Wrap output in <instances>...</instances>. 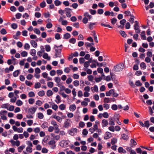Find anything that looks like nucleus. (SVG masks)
Instances as JSON below:
<instances>
[{
  "instance_id": "nucleus-58",
  "label": "nucleus",
  "mask_w": 154,
  "mask_h": 154,
  "mask_svg": "<svg viewBox=\"0 0 154 154\" xmlns=\"http://www.w3.org/2000/svg\"><path fill=\"white\" fill-rule=\"evenodd\" d=\"M117 142V139L116 138H113L111 140V143L112 145L114 144Z\"/></svg>"
},
{
  "instance_id": "nucleus-49",
  "label": "nucleus",
  "mask_w": 154,
  "mask_h": 154,
  "mask_svg": "<svg viewBox=\"0 0 154 154\" xmlns=\"http://www.w3.org/2000/svg\"><path fill=\"white\" fill-rule=\"evenodd\" d=\"M89 11L92 15H94L96 13V11L95 10L90 9Z\"/></svg>"
},
{
  "instance_id": "nucleus-26",
  "label": "nucleus",
  "mask_w": 154,
  "mask_h": 154,
  "mask_svg": "<svg viewBox=\"0 0 154 154\" xmlns=\"http://www.w3.org/2000/svg\"><path fill=\"white\" fill-rule=\"evenodd\" d=\"M113 91L112 92V94L113 97H116L118 96V94L115 92V90L114 89H112Z\"/></svg>"
},
{
  "instance_id": "nucleus-53",
  "label": "nucleus",
  "mask_w": 154,
  "mask_h": 154,
  "mask_svg": "<svg viewBox=\"0 0 154 154\" xmlns=\"http://www.w3.org/2000/svg\"><path fill=\"white\" fill-rule=\"evenodd\" d=\"M126 22V21L125 19H123L120 21V23L122 25L124 26Z\"/></svg>"
},
{
  "instance_id": "nucleus-56",
  "label": "nucleus",
  "mask_w": 154,
  "mask_h": 154,
  "mask_svg": "<svg viewBox=\"0 0 154 154\" xmlns=\"http://www.w3.org/2000/svg\"><path fill=\"white\" fill-rule=\"evenodd\" d=\"M21 14L18 13H17L15 15L16 18L17 19H19L21 17Z\"/></svg>"
},
{
  "instance_id": "nucleus-10",
  "label": "nucleus",
  "mask_w": 154,
  "mask_h": 154,
  "mask_svg": "<svg viewBox=\"0 0 154 154\" xmlns=\"http://www.w3.org/2000/svg\"><path fill=\"white\" fill-rule=\"evenodd\" d=\"M111 136L112 134L110 133L109 132H106L105 133V136L104 137V138L106 140L111 137Z\"/></svg>"
},
{
  "instance_id": "nucleus-28",
  "label": "nucleus",
  "mask_w": 154,
  "mask_h": 154,
  "mask_svg": "<svg viewBox=\"0 0 154 154\" xmlns=\"http://www.w3.org/2000/svg\"><path fill=\"white\" fill-rule=\"evenodd\" d=\"M48 124L47 122H44L42 125L41 127H42L43 128L45 129L48 127Z\"/></svg>"
},
{
  "instance_id": "nucleus-29",
  "label": "nucleus",
  "mask_w": 154,
  "mask_h": 154,
  "mask_svg": "<svg viewBox=\"0 0 154 154\" xmlns=\"http://www.w3.org/2000/svg\"><path fill=\"white\" fill-rule=\"evenodd\" d=\"M99 124V122L98 121H96L95 122V124L93 126V128L96 130H98V126L97 125Z\"/></svg>"
},
{
  "instance_id": "nucleus-23",
  "label": "nucleus",
  "mask_w": 154,
  "mask_h": 154,
  "mask_svg": "<svg viewBox=\"0 0 154 154\" xmlns=\"http://www.w3.org/2000/svg\"><path fill=\"white\" fill-rule=\"evenodd\" d=\"M14 106H4L3 108H5L10 111H13L14 109Z\"/></svg>"
},
{
  "instance_id": "nucleus-33",
  "label": "nucleus",
  "mask_w": 154,
  "mask_h": 154,
  "mask_svg": "<svg viewBox=\"0 0 154 154\" xmlns=\"http://www.w3.org/2000/svg\"><path fill=\"white\" fill-rule=\"evenodd\" d=\"M140 67L141 68L145 69L146 68V66L145 63L144 62L141 63L140 65Z\"/></svg>"
},
{
  "instance_id": "nucleus-61",
  "label": "nucleus",
  "mask_w": 154,
  "mask_h": 154,
  "mask_svg": "<svg viewBox=\"0 0 154 154\" xmlns=\"http://www.w3.org/2000/svg\"><path fill=\"white\" fill-rule=\"evenodd\" d=\"M35 16L37 18H39L41 16V14L40 13L36 12L35 13Z\"/></svg>"
},
{
  "instance_id": "nucleus-22",
  "label": "nucleus",
  "mask_w": 154,
  "mask_h": 154,
  "mask_svg": "<svg viewBox=\"0 0 154 154\" xmlns=\"http://www.w3.org/2000/svg\"><path fill=\"white\" fill-rule=\"evenodd\" d=\"M120 34L124 38H125L127 36V34L125 33V31L121 30L119 32Z\"/></svg>"
},
{
  "instance_id": "nucleus-47",
  "label": "nucleus",
  "mask_w": 154,
  "mask_h": 154,
  "mask_svg": "<svg viewBox=\"0 0 154 154\" xmlns=\"http://www.w3.org/2000/svg\"><path fill=\"white\" fill-rule=\"evenodd\" d=\"M135 85L137 86H141L142 84L139 80H137L135 82Z\"/></svg>"
},
{
  "instance_id": "nucleus-16",
  "label": "nucleus",
  "mask_w": 154,
  "mask_h": 154,
  "mask_svg": "<svg viewBox=\"0 0 154 154\" xmlns=\"http://www.w3.org/2000/svg\"><path fill=\"white\" fill-rule=\"evenodd\" d=\"M130 145L131 147H133L134 146L136 145L137 144L136 142L133 139H132L130 141Z\"/></svg>"
},
{
  "instance_id": "nucleus-25",
  "label": "nucleus",
  "mask_w": 154,
  "mask_h": 154,
  "mask_svg": "<svg viewBox=\"0 0 154 154\" xmlns=\"http://www.w3.org/2000/svg\"><path fill=\"white\" fill-rule=\"evenodd\" d=\"M43 57L45 59H47L48 60H49L50 59V57H48V54L47 53H45L43 55Z\"/></svg>"
},
{
  "instance_id": "nucleus-21",
  "label": "nucleus",
  "mask_w": 154,
  "mask_h": 154,
  "mask_svg": "<svg viewBox=\"0 0 154 154\" xmlns=\"http://www.w3.org/2000/svg\"><path fill=\"white\" fill-rule=\"evenodd\" d=\"M36 51L34 49H32L31 50L30 53V54L32 56L36 55Z\"/></svg>"
},
{
  "instance_id": "nucleus-32",
  "label": "nucleus",
  "mask_w": 154,
  "mask_h": 154,
  "mask_svg": "<svg viewBox=\"0 0 154 154\" xmlns=\"http://www.w3.org/2000/svg\"><path fill=\"white\" fill-rule=\"evenodd\" d=\"M54 3L56 6H58L61 4V2L59 0H55L54 1Z\"/></svg>"
},
{
  "instance_id": "nucleus-48",
  "label": "nucleus",
  "mask_w": 154,
  "mask_h": 154,
  "mask_svg": "<svg viewBox=\"0 0 154 154\" xmlns=\"http://www.w3.org/2000/svg\"><path fill=\"white\" fill-rule=\"evenodd\" d=\"M41 86V84L39 82L36 83L34 85V87L35 89L39 88Z\"/></svg>"
},
{
  "instance_id": "nucleus-36",
  "label": "nucleus",
  "mask_w": 154,
  "mask_h": 154,
  "mask_svg": "<svg viewBox=\"0 0 154 154\" xmlns=\"http://www.w3.org/2000/svg\"><path fill=\"white\" fill-rule=\"evenodd\" d=\"M122 137L123 139L126 140H127L128 139V136L125 134H123L122 135Z\"/></svg>"
},
{
  "instance_id": "nucleus-60",
  "label": "nucleus",
  "mask_w": 154,
  "mask_h": 154,
  "mask_svg": "<svg viewBox=\"0 0 154 154\" xmlns=\"http://www.w3.org/2000/svg\"><path fill=\"white\" fill-rule=\"evenodd\" d=\"M56 142L54 140L50 141L48 143V144L49 145H53L55 144Z\"/></svg>"
},
{
  "instance_id": "nucleus-52",
  "label": "nucleus",
  "mask_w": 154,
  "mask_h": 154,
  "mask_svg": "<svg viewBox=\"0 0 154 154\" xmlns=\"http://www.w3.org/2000/svg\"><path fill=\"white\" fill-rule=\"evenodd\" d=\"M38 117L40 119H42L44 117V115L41 112L38 113Z\"/></svg>"
},
{
  "instance_id": "nucleus-63",
  "label": "nucleus",
  "mask_w": 154,
  "mask_h": 154,
  "mask_svg": "<svg viewBox=\"0 0 154 154\" xmlns=\"http://www.w3.org/2000/svg\"><path fill=\"white\" fill-rule=\"evenodd\" d=\"M53 83L52 82H49L47 83V85L50 88H52L53 86Z\"/></svg>"
},
{
  "instance_id": "nucleus-39",
  "label": "nucleus",
  "mask_w": 154,
  "mask_h": 154,
  "mask_svg": "<svg viewBox=\"0 0 154 154\" xmlns=\"http://www.w3.org/2000/svg\"><path fill=\"white\" fill-rule=\"evenodd\" d=\"M111 23L113 24H115L117 20L116 18H113L112 19H111Z\"/></svg>"
},
{
  "instance_id": "nucleus-18",
  "label": "nucleus",
  "mask_w": 154,
  "mask_h": 154,
  "mask_svg": "<svg viewBox=\"0 0 154 154\" xmlns=\"http://www.w3.org/2000/svg\"><path fill=\"white\" fill-rule=\"evenodd\" d=\"M20 69H19L14 72L13 74V76L15 77H16L18 76L19 74L20 73Z\"/></svg>"
},
{
  "instance_id": "nucleus-4",
  "label": "nucleus",
  "mask_w": 154,
  "mask_h": 154,
  "mask_svg": "<svg viewBox=\"0 0 154 154\" xmlns=\"http://www.w3.org/2000/svg\"><path fill=\"white\" fill-rule=\"evenodd\" d=\"M69 142V140H62L60 142V145L62 147H67Z\"/></svg>"
},
{
  "instance_id": "nucleus-6",
  "label": "nucleus",
  "mask_w": 154,
  "mask_h": 154,
  "mask_svg": "<svg viewBox=\"0 0 154 154\" xmlns=\"http://www.w3.org/2000/svg\"><path fill=\"white\" fill-rule=\"evenodd\" d=\"M77 129L76 128H71L69 131V134L72 136H74L76 134Z\"/></svg>"
},
{
  "instance_id": "nucleus-41",
  "label": "nucleus",
  "mask_w": 154,
  "mask_h": 154,
  "mask_svg": "<svg viewBox=\"0 0 154 154\" xmlns=\"http://www.w3.org/2000/svg\"><path fill=\"white\" fill-rule=\"evenodd\" d=\"M28 95L29 97H33L35 96L34 93L33 91H30L28 93Z\"/></svg>"
},
{
  "instance_id": "nucleus-38",
  "label": "nucleus",
  "mask_w": 154,
  "mask_h": 154,
  "mask_svg": "<svg viewBox=\"0 0 154 154\" xmlns=\"http://www.w3.org/2000/svg\"><path fill=\"white\" fill-rule=\"evenodd\" d=\"M110 75L112 81H115L116 79L115 77V75H114L113 73L112 72H110Z\"/></svg>"
},
{
  "instance_id": "nucleus-40",
  "label": "nucleus",
  "mask_w": 154,
  "mask_h": 154,
  "mask_svg": "<svg viewBox=\"0 0 154 154\" xmlns=\"http://www.w3.org/2000/svg\"><path fill=\"white\" fill-rule=\"evenodd\" d=\"M56 98L57 100H55V101L57 103H59L60 102V96L59 95H57L56 96Z\"/></svg>"
},
{
  "instance_id": "nucleus-42",
  "label": "nucleus",
  "mask_w": 154,
  "mask_h": 154,
  "mask_svg": "<svg viewBox=\"0 0 154 154\" xmlns=\"http://www.w3.org/2000/svg\"><path fill=\"white\" fill-rule=\"evenodd\" d=\"M26 151L30 153L32 152V147L27 146L26 148Z\"/></svg>"
},
{
  "instance_id": "nucleus-5",
  "label": "nucleus",
  "mask_w": 154,
  "mask_h": 154,
  "mask_svg": "<svg viewBox=\"0 0 154 154\" xmlns=\"http://www.w3.org/2000/svg\"><path fill=\"white\" fill-rule=\"evenodd\" d=\"M66 13V15L68 17H70L71 16V13L72 11V9L69 8H66L64 9Z\"/></svg>"
},
{
  "instance_id": "nucleus-13",
  "label": "nucleus",
  "mask_w": 154,
  "mask_h": 154,
  "mask_svg": "<svg viewBox=\"0 0 154 154\" xmlns=\"http://www.w3.org/2000/svg\"><path fill=\"white\" fill-rule=\"evenodd\" d=\"M36 109L37 108L35 107H32L29 109L28 110V111L29 112L33 114L35 112Z\"/></svg>"
},
{
  "instance_id": "nucleus-46",
  "label": "nucleus",
  "mask_w": 154,
  "mask_h": 154,
  "mask_svg": "<svg viewBox=\"0 0 154 154\" xmlns=\"http://www.w3.org/2000/svg\"><path fill=\"white\" fill-rule=\"evenodd\" d=\"M46 5V4L45 2L43 1L40 4V6L41 8H44L45 7Z\"/></svg>"
},
{
  "instance_id": "nucleus-17",
  "label": "nucleus",
  "mask_w": 154,
  "mask_h": 154,
  "mask_svg": "<svg viewBox=\"0 0 154 154\" xmlns=\"http://www.w3.org/2000/svg\"><path fill=\"white\" fill-rule=\"evenodd\" d=\"M102 123L103 127H106L108 125V122L106 119H103L102 120Z\"/></svg>"
},
{
  "instance_id": "nucleus-43",
  "label": "nucleus",
  "mask_w": 154,
  "mask_h": 154,
  "mask_svg": "<svg viewBox=\"0 0 154 154\" xmlns=\"http://www.w3.org/2000/svg\"><path fill=\"white\" fill-rule=\"evenodd\" d=\"M21 54L22 57H25L27 55V53L26 51H23L21 53Z\"/></svg>"
},
{
  "instance_id": "nucleus-57",
  "label": "nucleus",
  "mask_w": 154,
  "mask_h": 154,
  "mask_svg": "<svg viewBox=\"0 0 154 154\" xmlns=\"http://www.w3.org/2000/svg\"><path fill=\"white\" fill-rule=\"evenodd\" d=\"M11 27L14 29H15L17 27V24L13 23L11 24Z\"/></svg>"
},
{
  "instance_id": "nucleus-12",
  "label": "nucleus",
  "mask_w": 154,
  "mask_h": 154,
  "mask_svg": "<svg viewBox=\"0 0 154 154\" xmlns=\"http://www.w3.org/2000/svg\"><path fill=\"white\" fill-rule=\"evenodd\" d=\"M96 25L95 23H90L88 24V28L91 30H92L94 27V26Z\"/></svg>"
},
{
  "instance_id": "nucleus-34",
  "label": "nucleus",
  "mask_w": 154,
  "mask_h": 154,
  "mask_svg": "<svg viewBox=\"0 0 154 154\" xmlns=\"http://www.w3.org/2000/svg\"><path fill=\"white\" fill-rule=\"evenodd\" d=\"M45 50L47 52H49L51 50V47L49 45H46L45 46Z\"/></svg>"
},
{
  "instance_id": "nucleus-31",
  "label": "nucleus",
  "mask_w": 154,
  "mask_h": 154,
  "mask_svg": "<svg viewBox=\"0 0 154 154\" xmlns=\"http://www.w3.org/2000/svg\"><path fill=\"white\" fill-rule=\"evenodd\" d=\"M55 81L56 82L57 84L59 85V83L61 81V79L59 77H55Z\"/></svg>"
},
{
  "instance_id": "nucleus-3",
  "label": "nucleus",
  "mask_w": 154,
  "mask_h": 154,
  "mask_svg": "<svg viewBox=\"0 0 154 154\" xmlns=\"http://www.w3.org/2000/svg\"><path fill=\"white\" fill-rule=\"evenodd\" d=\"M54 48V49L56 51V53L55 54V57H61V52L62 48H60L59 49H58L55 48Z\"/></svg>"
},
{
  "instance_id": "nucleus-8",
  "label": "nucleus",
  "mask_w": 154,
  "mask_h": 154,
  "mask_svg": "<svg viewBox=\"0 0 154 154\" xmlns=\"http://www.w3.org/2000/svg\"><path fill=\"white\" fill-rule=\"evenodd\" d=\"M51 124L54 126V129H58L59 125L57 124V123L54 120L51 121Z\"/></svg>"
},
{
  "instance_id": "nucleus-45",
  "label": "nucleus",
  "mask_w": 154,
  "mask_h": 154,
  "mask_svg": "<svg viewBox=\"0 0 154 154\" xmlns=\"http://www.w3.org/2000/svg\"><path fill=\"white\" fill-rule=\"evenodd\" d=\"M16 105L18 106H20L23 104V102L20 100H18L16 102Z\"/></svg>"
},
{
  "instance_id": "nucleus-62",
  "label": "nucleus",
  "mask_w": 154,
  "mask_h": 154,
  "mask_svg": "<svg viewBox=\"0 0 154 154\" xmlns=\"http://www.w3.org/2000/svg\"><path fill=\"white\" fill-rule=\"evenodd\" d=\"M131 25L129 22H127L125 24V28L126 29H129L130 28Z\"/></svg>"
},
{
  "instance_id": "nucleus-20",
  "label": "nucleus",
  "mask_w": 154,
  "mask_h": 154,
  "mask_svg": "<svg viewBox=\"0 0 154 154\" xmlns=\"http://www.w3.org/2000/svg\"><path fill=\"white\" fill-rule=\"evenodd\" d=\"M93 33L95 42L97 43L98 42V41L95 32L94 31H93Z\"/></svg>"
},
{
  "instance_id": "nucleus-55",
  "label": "nucleus",
  "mask_w": 154,
  "mask_h": 154,
  "mask_svg": "<svg viewBox=\"0 0 154 154\" xmlns=\"http://www.w3.org/2000/svg\"><path fill=\"white\" fill-rule=\"evenodd\" d=\"M24 48L26 50H29L30 48V45L28 43H26L24 46Z\"/></svg>"
},
{
  "instance_id": "nucleus-59",
  "label": "nucleus",
  "mask_w": 154,
  "mask_h": 154,
  "mask_svg": "<svg viewBox=\"0 0 154 154\" xmlns=\"http://www.w3.org/2000/svg\"><path fill=\"white\" fill-rule=\"evenodd\" d=\"M10 9L11 11L12 12L16 11L17 10L16 7L14 6H11L10 7Z\"/></svg>"
},
{
  "instance_id": "nucleus-15",
  "label": "nucleus",
  "mask_w": 154,
  "mask_h": 154,
  "mask_svg": "<svg viewBox=\"0 0 154 154\" xmlns=\"http://www.w3.org/2000/svg\"><path fill=\"white\" fill-rule=\"evenodd\" d=\"M30 43L32 46L34 48H36L37 47V43L34 41L32 40L30 41Z\"/></svg>"
},
{
  "instance_id": "nucleus-24",
  "label": "nucleus",
  "mask_w": 154,
  "mask_h": 154,
  "mask_svg": "<svg viewBox=\"0 0 154 154\" xmlns=\"http://www.w3.org/2000/svg\"><path fill=\"white\" fill-rule=\"evenodd\" d=\"M71 36L70 34L68 33H66L64 35L63 38L66 39H68Z\"/></svg>"
},
{
  "instance_id": "nucleus-37",
  "label": "nucleus",
  "mask_w": 154,
  "mask_h": 154,
  "mask_svg": "<svg viewBox=\"0 0 154 154\" xmlns=\"http://www.w3.org/2000/svg\"><path fill=\"white\" fill-rule=\"evenodd\" d=\"M113 91L112 89L109 90L108 91H106V96H109L111 94H112V92Z\"/></svg>"
},
{
  "instance_id": "nucleus-19",
  "label": "nucleus",
  "mask_w": 154,
  "mask_h": 154,
  "mask_svg": "<svg viewBox=\"0 0 154 154\" xmlns=\"http://www.w3.org/2000/svg\"><path fill=\"white\" fill-rule=\"evenodd\" d=\"M118 152L119 153L122 152L123 153H126V151L122 147H119L118 148Z\"/></svg>"
},
{
  "instance_id": "nucleus-2",
  "label": "nucleus",
  "mask_w": 154,
  "mask_h": 154,
  "mask_svg": "<svg viewBox=\"0 0 154 154\" xmlns=\"http://www.w3.org/2000/svg\"><path fill=\"white\" fill-rule=\"evenodd\" d=\"M72 122L69 119H66L63 123V127L65 128H67L70 126Z\"/></svg>"
},
{
  "instance_id": "nucleus-35",
  "label": "nucleus",
  "mask_w": 154,
  "mask_h": 154,
  "mask_svg": "<svg viewBox=\"0 0 154 154\" xmlns=\"http://www.w3.org/2000/svg\"><path fill=\"white\" fill-rule=\"evenodd\" d=\"M45 92L43 90L39 91L38 93V95L40 97H42L45 95Z\"/></svg>"
},
{
  "instance_id": "nucleus-44",
  "label": "nucleus",
  "mask_w": 154,
  "mask_h": 154,
  "mask_svg": "<svg viewBox=\"0 0 154 154\" xmlns=\"http://www.w3.org/2000/svg\"><path fill=\"white\" fill-rule=\"evenodd\" d=\"M69 42L73 44H75L76 42V39L74 38H72L69 40Z\"/></svg>"
},
{
  "instance_id": "nucleus-54",
  "label": "nucleus",
  "mask_w": 154,
  "mask_h": 154,
  "mask_svg": "<svg viewBox=\"0 0 154 154\" xmlns=\"http://www.w3.org/2000/svg\"><path fill=\"white\" fill-rule=\"evenodd\" d=\"M29 103L30 104L33 103L35 102V100L33 98H29L28 100Z\"/></svg>"
},
{
  "instance_id": "nucleus-50",
  "label": "nucleus",
  "mask_w": 154,
  "mask_h": 154,
  "mask_svg": "<svg viewBox=\"0 0 154 154\" xmlns=\"http://www.w3.org/2000/svg\"><path fill=\"white\" fill-rule=\"evenodd\" d=\"M78 6L77 3H74L70 6L72 7L74 9H76L78 7Z\"/></svg>"
},
{
  "instance_id": "nucleus-9",
  "label": "nucleus",
  "mask_w": 154,
  "mask_h": 154,
  "mask_svg": "<svg viewBox=\"0 0 154 154\" xmlns=\"http://www.w3.org/2000/svg\"><path fill=\"white\" fill-rule=\"evenodd\" d=\"M53 117L56 119L58 122L60 123H61L62 121V119L60 116L55 115L53 116Z\"/></svg>"
},
{
  "instance_id": "nucleus-30",
  "label": "nucleus",
  "mask_w": 154,
  "mask_h": 154,
  "mask_svg": "<svg viewBox=\"0 0 154 154\" xmlns=\"http://www.w3.org/2000/svg\"><path fill=\"white\" fill-rule=\"evenodd\" d=\"M46 94L47 96L49 97L52 96L53 94V93L51 90H49L47 91Z\"/></svg>"
},
{
  "instance_id": "nucleus-64",
  "label": "nucleus",
  "mask_w": 154,
  "mask_h": 154,
  "mask_svg": "<svg viewBox=\"0 0 154 154\" xmlns=\"http://www.w3.org/2000/svg\"><path fill=\"white\" fill-rule=\"evenodd\" d=\"M103 116L105 118H107L109 117V115L106 112H105L102 114Z\"/></svg>"
},
{
  "instance_id": "nucleus-51",
  "label": "nucleus",
  "mask_w": 154,
  "mask_h": 154,
  "mask_svg": "<svg viewBox=\"0 0 154 154\" xmlns=\"http://www.w3.org/2000/svg\"><path fill=\"white\" fill-rule=\"evenodd\" d=\"M0 32L2 35H5L7 33V31L5 29L3 28L0 31Z\"/></svg>"
},
{
  "instance_id": "nucleus-14",
  "label": "nucleus",
  "mask_w": 154,
  "mask_h": 154,
  "mask_svg": "<svg viewBox=\"0 0 154 154\" xmlns=\"http://www.w3.org/2000/svg\"><path fill=\"white\" fill-rule=\"evenodd\" d=\"M109 124L110 125L114 126L115 125L114 120L111 117L109 119Z\"/></svg>"
},
{
  "instance_id": "nucleus-11",
  "label": "nucleus",
  "mask_w": 154,
  "mask_h": 154,
  "mask_svg": "<svg viewBox=\"0 0 154 154\" xmlns=\"http://www.w3.org/2000/svg\"><path fill=\"white\" fill-rule=\"evenodd\" d=\"M51 135L53 140H58L60 139V136L59 135H56L53 133H51Z\"/></svg>"
},
{
  "instance_id": "nucleus-7",
  "label": "nucleus",
  "mask_w": 154,
  "mask_h": 154,
  "mask_svg": "<svg viewBox=\"0 0 154 154\" xmlns=\"http://www.w3.org/2000/svg\"><path fill=\"white\" fill-rule=\"evenodd\" d=\"M13 146H19L20 145V142L19 140H16V141L13 140H11L10 141Z\"/></svg>"
},
{
  "instance_id": "nucleus-1",
  "label": "nucleus",
  "mask_w": 154,
  "mask_h": 154,
  "mask_svg": "<svg viewBox=\"0 0 154 154\" xmlns=\"http://www.w3.org/2000/svg\"><path fill=\"white\" fill-rule=\"evenodd\" d=\"M124 65L123 63H121L115 66L114 67V69L115 71L119 72L122 71L124 68Z\"/></svg>"
},
{
  "instance_id": "nucleus-27",
  "label": "nucleus",
  "mask_w": 154,
  "mask_h": 154,
  "mask_svg": "<svg viewBox=\"0 0 154 154\" xmlns=\"http://www.w3.org/2000/svg\"><path fill=\"white\" fill-rule=\"evenodd\" d=\"M25 145H22L21 146L18 148V151L20 152H22V150L25 148Z\"/></svg>"
}]
</instances>
